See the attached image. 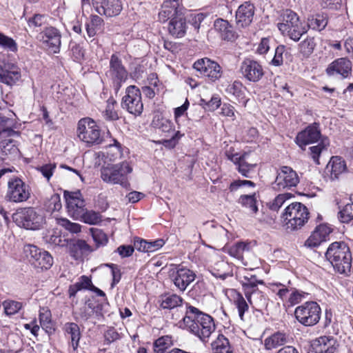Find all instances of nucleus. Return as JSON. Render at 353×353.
I'll return each mask as SVG.
<instances>
[{
    "label": "nucleus",
    "instance_id": "nucleus-1",
    "mask_svg": "<svg viewBox=\"0 0 353 353\" xmlns=\"http://www.w3.org/2000/svg\"><path fill=\"white\" fill-rule=\"evenodd\" d=\"M179 323L181 327L187 330L203 342L208 341L216 329L211 316L192 305L187 306L185 316Z\"/></svg>",
    "mask_w": 353,
    "mask_h": 353
},
{
    "label": "nucleus",
    "instance_id": "nucleus-2",
    "mask_svg": "<svg viewBox=\"0 0 353 353\" xmlns=\"http://www.w3.org/2000/svg\"><path fill=\"white\" fill-rule=\"evenodd\" d=\"M325 257L340 274L350 272L352 263V254L347 245L343 242H334L330 245Z\"/></svg>",
    "mask_w": 353,
    "mask_h": 353
},
{
    "label": "nucleus",
    "instance_id": "nucleus-3",
    "mask_svg": "<svg viewBox=\"0 0 353 353\" xmlns=\"http://www.w3.org/2000/svg\"><path fill=\"white\" fill-rule=\"evenodd\" d=\"M132 172V168L128 162L123 161L119 163L103 167L101 170L102 180L110 184H119L123 188L130 186L128 174Z\"/></svg>",
    "mask_w": 353,
    "mask_h": 353
},
{
    "label": "nucleus",
    "instance_id": "nucleus-4",
    "mask_svg": "<svg viewBox=\"0 0 353 353\" xmlns=\"http://www.w3.org/2000/svg\"><path fill=\"white\" fill-rule=\"evenodd\" d=\"M282 22L277 24L282 34L288 36L294 41H298L306 33L307 28L300 21L296 12L286 10L282 14Z\"/></svg>",
    "mask_w": 353,
    "mask_h": 353
},
{
    "label": "nucleus",
    "instance_id": "nucleus-5",
    "mask_svg": "<svg viewBox=\"0 0 353 353\" xmlns=\"http://www.w3.org/2000/svg\"><path fill=\"white\" fill-rule=\"evenodd\" d=\"M308 209L301 203L295 202L290 204L281 215L283 221L288 228L298 230L305 225L309 219Z\"/></svg>",
    "mask_w": 353,
    "mask_h": 353
},
{
    "label": "nucleus",
    "instance_id": "nucleus-6",
    "mask_svg": "<svg viewBox=\"0 0 353 353\" xmlns=\"http://www.w3.org/2000/svg\"><path fill=\"white\" fill-rule=\"evenodd\" d=\"M23 253L30 265L38 270H49L53 265L54 261L52 255L48 251L34 245H26L23 248Z\"/></svg>",
    "mask_w": 353,
    "mask_h": 353
},
{
    "label": "nucleus",
    "instance_id": "nucleus-7",
    "mask_svg": "<svg viewBox=\"0 0 353 353\" xmlns=\"http://www.w3.org/2000/svg\"><path fill=\"white\" fill-rule=\"evenodd\" d=\"M321 308L314 301H307L296 307L294 316L301 324L305 326H313L317 324L321 319Z\"/></svg>",
    "mask_w": 353,
    "mask_h": 353
},
{
    "label": "nucleus",
    "instance_id": "nucleus-8",
    "mask_svg": "<svg viewBox=\"0 0 353 353\" xmlns=\"http://www.w3.org/2000/svg\"><path fill=\"white\" fill-rule=\"evenodd\" d=\"M77 133L80 140L89 145L99 144L102 141L99 126L90 118H84L79 121Z\"/></svg>",
    "mask_w": 353,
    "mask_h": 353
},
{
    "label": "nucleus",
    "instance_id": "nucleus-9",
    "mask_svg": "<svg viewBox=\"0 0 353 353\" xmlns=\"http://www.w3.org/2000/svg\"><path fill=\"white\" fill-rule=\"evenodd\" d=\"M30 197V190L20 178L14 177L8 182V190L5 196L6 201L14 203L26 201Z\"/></svg>",
    "mask_w": 353,
    "mask_h": 353
},
{
    "label": "nucleus",
    "instance_id": "nucleus-10",
    "mask_svg": "<svg viewBox=\"0 0 353 353\" xmlns=\"http://www.w3.org/2000/svg\"><path fill=\"white\" fill-rule=\"evenodd\" d=\"M121 107L129 113L140 115L143 110L141 99V92L135 85H130L126 88L125 94L122 98Z\"/></svg>",
    "mask_w": 353,
    "mask_h": 353
},
{
    "label": "nucleus",
    "instance_id": "nucleus-11",
    "mask_svg": "<svg viewBox=\"0 0 353 353\" xmlns=\"http://www.w3.org/2000/svg\"><path fill=\"white\" fill-rule=\"evenodd\" d=\"M19 225L28 230H38L44 223V216L32 208L21 210L15 214Z\"/></svg>",
    "mask_w": 353,
    "mask_h": 353
},
{
    "label": "nucleus",
    "instance_id": "nucleus-12",
    "mask_svg": "<svg viewBox=\"0 0 353 353\" xmlns=\"http://www.w3.org/2000/svg\"><path fill=\"white\" fill-rule=\"evenodd\" d=\"M299 178L296 171L289 166H282L278 171L272 187L276 190L296 187Z\"/></svg>",
    "mask_w": 353,
    "mask_h": 353
},
{
    "label": "nucleus",
    "instance_id": "nucleus-13",
    "mask_svg": "<svg viewBox=\"0 0 353 353\" xmlns=\"http://www.w3.org/2000/svg\"><path fill=\"white\" fill-rule=\"evenodd\" d=\"M69 214L74 219H80L85 208V201L79 191L64 192Z\"/></svg>",
    "mask_w": 353,
    "mask_h": 353
},
{
    "label": "nucleus",
    "instance_id": "nucleus-14",
    "mask_svg": "<svg viewBox=\"0 0 353 353\" xmlns=\"http://www.w3.org/2000/svg\"><path fill=\"white\" fill-rule=\"evenodd\" d=\"M92 5L96 12L106 17H117L123 10L121 0H92Z\"/></svg>",
    "mask_w": 353,
    "mask_h": 353
},
{
    "label": "nucleus",
    "instance_id": "nucleus-15",
    "mask_svg": "<svg viewBox=\"0 0 353 353\" xmlns=\"http://www.w3.org/2000/svg\"><path fill=\"white\" fill-rule=\"evenodd\" d=\"M184 16V8L180 0L165 1L159 13V20L165 22L168 19H177Z\"/></svg>",
    "mask_w": 353,
    "mask_h": 353
},
{
    "label": "nucleus",
    "instance_id": "nucleus-16",
    "mask_svg": "<svg viewBox=\"0 0 353 353\" xmlns=\"http://www.w3.org/2000/svg\"><path fill=\"white\" fill-rule=\"evenodd\" d=\"M172 280L174 285L181 292H184L188 286L194 281L196 275L190 269L177 268L172 274Z\"/></svg>",
    "mask_w": 353,
    "mask_h": 353
},
{
    "label": "nucleus",
    "instance_id": "nucleus-17",
    "mask_svg": "<svg viewBox=\"0 0 353 353\" xmlns=\"http://www.w3.org/2000/svg\"><path fill=\"white\" fill-rule=\"evenodd\" d=\"M321 138V132L318 123H314L307 126L304 130L298 133L296 137V143L303 148L308 144L319 141Z\"/></svg>",
    "mask_w": 353,
    "mask_h": 353
},
{
    "label": "nucleus",
    "instance_id": "nucleus-18",
    "mask_svg": "<svg viewBox=\"0 0 353 353\" xmlns=\"http://www.w3.org/2000/svg\"><path fill=\"white\" fill-rule=\"evenodd\" d=\"M255 7L250 1L240 5L236 11V23L239 27L245 28L252 21Z\"/></svg>",
    "mask_w": 353,
    "mask_h": 353
},
{
    "label": "nucleus",
    "instance_id": "nucleus-19",
    "mask_svg": "<svg viewBox=\"0 0 353 353\" xmlns=\"http://www.w3.org/2000/svg\"><path fill=\"white\" fill-rule=\"evenodd\" d=\"M336 340L333 337L323 336L314 341L311 345L309 353H336Z\"/></svg>",
    "mask_w": 353,
    "mask_h": 353
},
{
    "label": "nucleus",
    "instance_id": "nucleus-20",
    "mask_svg": "<svg viewBox=\"0 0 353 353\" xmlns=\"http://www.w3.org/2000/svg\"><path fill=\"white\" fill-rule=\"evenodd\" d=\"M331 232L332 230L327 225H319L305 241L304 245L309 248L318 247L322 242L327 241Z\"/></svg>",
    "mask_w": 353,
    "mask_h": 353
},
{
    "label": "nucleus",
    "instance_id": "nucleus-21",
    "mask_svg": "<svg viewBox=\"0 0 353 353\" xmlns=\"http://www.w3.org/2000/svg\"><path fill=\"white\" fill-rule=\"evenodd\" d=\"M67 247L70 256L76 260L81 259L84 255L93 251L85 241L81 239H70Z\"/></svg>",
    "mask_w": 353,
    "mask_h": 353
},
{
    "label": "nucleus",
    "instance_id": "nucleus-22",
    "mask_svg": "<svg viewBox=\"0 0 353 353\" xmlns=\"http://www.w3.org/2000/svg\"><path fill=\"white\" fill-rule=\"evenodd\" d=\"M42 34V39L46 43L54 52L59 50L61 46V34L59 31L54 27H48L45 28Z\"/></svg>",
    "mask_w": 353,
    "mask_h": 353
},
{
    "label": "nucleus",
    "instance_id": "nucleus-23",
    "mask_svg": "<svg viewBox=\"0 0 353 353\" xmlns=\"http://www.w3.org/2000/svg\"><path fill=\"white\" fill-rule=\"evenodd\" d=\"M215 30L220 34L221 38L227 41H233L236 38V33L233 30L232 26L230 25L228 21L218 19L214 23Z\"/></svg>",
    "mask_w": 353,
    "mask_h": 353
},
{
    "label": "nucleus",
    "instance_id": "nucleus-24",
    "mask_svg": "<svg viewBox=\"0 0 353 353\" xmlns=\"http://www.w3.org/2000/svg\"><path fill=\"white\" fill-rule=\"evenodd\" d=\"M249 304L257 310L266 307L268 299L263 292L259 289L250 292L249 294H245Z\"/></svg>",
    "mask_w": 353,
    "mask_h": 353
},
{
    "label": "nucleus",
    "instance_id": "nucleus-25",
    "mask_svg": "<svg viewBox=\"0 0 353 353\" xmlns=\"http://www.w3.org/2000/svg\"><path fill=\"white\" fill-rule=\"evenodd\" d=\"M187 30V24L185 17L172 19L168 24L169 33L174 37L181 38L185 36Z\"/></svg>",
    "mask_w": 353,
    "mask_h": 353
},
{
    "label": "nucleus",
    "instance_id": "nucleus-26",
    "mask_svg": "<svg viewBox=\"0 0 353 353\" xmlns=\"http://www.w3.org/2000/svg\"><path fill=\"white\" fill-rule=\"evenodd\" d=\"M327 170L330 172L332 179H337L346 170L345 161L340 157H332L327 165Z\"/></svg>",
    "mask_w": 353,
    "mask_h": 353
},
{
    "label": "nucleus",
    "instance_id": "nucleus-27",
    "mask_svg": "<svg viewBox=\"0 0 353 353\" xmlns=\"http://www.w3.org/2000/svg\"><path fill=\"white\" fill-rule=\"evenodd\" d=\"M288 342L287 335L281 332H276L266 338L264 341V346L266 350H272L283 345Z\"/></svg>",
    "mask_w": 353,
    "mask_h": 353
},
{
    "label": "nucleus",
    "instance_id": "nucleus-28",
    "mask_svg": "<svg viewBox=\"0 0 353 353\" xmlns=\"http://www.w3.org/2000/svg\"><path fill=\"white\" fill-rule=\"evenodd\" d=\"M16 128V121L14 119L10 118L0 113V136H12L17 134L14 131Z\"/></svg>",
    "mask_w": 353,
    "mask_h": 353
},
{
    "label": "nucleus",
    "instance_id": "nucleus-29",
    "mask_svg": "<svg viewBox=\"0 0 353 353\" xmlns=\"http://www.w3.org/2000/svg\"><path fill=\"white\" fill-rule=\"evenodd\" d=\"M244 294H249L250 292L258 288V284L264 285L263 280H259L256 275L250 274L244 276L241 280Z\"/></svg>",
    "mask_w": 353,
    "mask_h": 353
},
{
    "label": "nucleus",
    "instance_id": "nucleus-30",
    "mask_svg": "<svg viewBox=\"0 0 353 353\" xmlns=\"http://www.w3.org/2000/svg\"><path fill=\"white\" fill-rule=\"evenodd\" d=\"M14 68H0V82L7 85L14 83L21 77V74Z\"/></svg>",
    "mask_w": 353,
    "mask_h": 353
},
{
    "label": "nucleus",
    "instance_id": "nucleus-31",
    "mask_svg": "<svg viewBox=\"0 0 353 353\" xmlns=\"http://www.w3.org/2000/svg\"><path fill=\"white\" fill-rule=\"evenodd\" d=\"M238 202L242 207L245 208L250 214H254L258 211V207L256 205L257 201L255 194L251 195H241L239 197Z\"/></svg>",
    "mask_w": 353,
    "mask_h": 353
},
{
    "label": "nucleus",
    "instance_id": "nucleus-32",
    "mask_svg": "<svg viewBox=\"0 0 353 353\" xmlns=\"http://www.w3.org/2000/svg\"><path fill=\"white\" fill-rule=\"evenodd\" d=\"M64 329L65 332L70 336L71 343L74 350H77L81 338L79 325L75 323H67L65 325Z\"/></svg>",
    "mask_w": 353,
    "mask_h": 353
},
{
    "label": "nucleus",
    "instance_id": "nucleus-33",
    "mask_svg": "<svg viewBox=\"0 0 353 353\" xmlns=\"http://www.w3.org/2000/svg\"><path fill=\"white\" fill-rule=\"evenodd\" d=\"M91 279L87 276H81L77 282L74 284L70 285L68 293L70 297L74 296L77 292L81 290H89L92 285Z\"/></svg>",
    "mask_w": 353,
    "mask_h": 353
},
{
    "label": "nucleus",
    "instance_id": "nucleus-34",
    "mask_svg": "<svg viewBox=\"0 0 353 353\" xmlns=\"http://www.w3.org/2000/svg\"><path fill=\"white\" fill-rule=\"evenodd\" d=\"M115 90H118L121 83L128 78V72L125 68H111L110 70Z\"/></svg>",
    "mask_w": 353,
    "mask_h": 353
},
{
    "label": "nucleus",
    "instance_id": "nucleus-35",
    "mask_svg": "<svg viewBox=\"0 0 353 353\" xmlns=\"http://www.w3.org/2000/svg\"><path fill=\"white\" fill-rule=\"evenodd\" d=\"M90 18V21L85 24V28L88 35L92 37L97 34V31L101 28L104 21L97 14H91Z\"/></svg>",
    "mask_w": 353,
    "mask_h": 353
},
{
    "label": "nucleus",
    "instance_id": "nucleus-36",
    "mask_svg": "<svg viewBox=\"0 0 353 353\" xmlns=\"http://www.w3.org/2000/svg\"><path fill=\"white\" fill-rule=\"evenodd\" d=\"M327 24V16L324 14H316L308 18L307 28L312 30L321 31Z\"/></svg>",
    "mask_w": 353,
    "mask_h": 353
},
{
    "label": "nucleus",
    "instance_id": "nucleus-37",
    "mask_svg": "<svg viewBox=\"0 0 353 353\" xmlns=\"http://www.w3.org/2000/svg\"><path fill=\"white\" fill-rule=\"evenodd\" d=\"M248 154L245 153L241 155L239 161L235 164L237 166V170L243 176L250 177V173L256 166V163H249L247 161Z\"/></svg>",
    "mask_w": 353,
    "mask_h": 353
},
{
    "label": "nucleus",
    "instance_id": "nucleus-38",
    "mask_svg": "<svg viewBox=\"0 0 353 353\" xmlns=\"http://www.w3.org/2000/svg\"><path fill=\"white\" fill-rule=\"evenodd\" d=\"M19 150L12 139H4L0 141V152L6 156H16Z\"/></svg>",
    "mask_w": 353,
    "mask_h": 353
},
{
    "label": "nucleus",
    "instance_id": "nucleus-39",
    "mask_svg": "<svg viewBox=\"0 0 353 353\" xmlns=\"http://www.w3.org/2000/svg\"><path fill=\"white\" fill-rule=\"evenodd\" d=\"M183 299L175 294H167L161 297V306L163 309H173L181 305Z\"/></svg>",
    "mask_w": 353,
    "mask_h": 353
},
{
    "label": "nucleus",
    "instance_id": "nucleus-40",
    "mask_svg": "<svg viewBox=\"0 0 353 353\" xmlns=\"http://www.w3.org/2000/svg\"><path fill=\"white\" fill-rule=\"evenodd\" d=\"M229 269L230 267L227 263L220 261L214 264L210 272L214 276L225 280L228 276H230L228 272Z\"/></svg>",
    "mask_w": 353,
    "mask_h": 353
},
{
    "label": "nucleus",
    "instance_id": "nucleus-41",
    "mask_svg": "<svg viewBox=\"0 0 353 353\" xmlns=\"http://www.w3.org/2000/svg\"><path fill=\"white\" fill-rule=\"evenodd\" d=\"M39 321L41 327L48 333L54 331L53 325L51 320V312L48 310H44L39 312Z\"/></svg>",
    "mask_w": 353,
    "mask_h": 353
},
{
    "label": "nucleus",
    "instance_id": "nucleus-42",
    "mask_svg": "<svg viewBox=\"0 0 353 353\" xmlns=\"http://www.w3.org/2000/svg\"><path fill=\"white\" fill-rule=\"evenodd\" d=\"M330 143L327 138L321 139V143L317 145L310 148V156L316 164H320L319 157L323 150H326Z\"/></svg>",
    "mask_w": 353,
    "mask_h": 353
},
{
    "label": "nucleus",
    "instance_id": "nucleus-43",
    "mask_svg": "<svg viewBox=\"0 0 353 353\" xmlns=\"http://www.w3.org/2000/svg\"><path fill=\"white\" fill-rule=\"evenodd\" d=\"M248 250L249 245L248 243L238 242L229 248L228 254L239 260H243L244 252Z\"/></svg>",
    "mask_w": 353,
    "mask_h": 353
},
{
    "label": "nucleus",
    "instance_id": "nucleus-44",
    "mask_svg": "<svg viewBox=\"0 0 353 353\" xmlns=\"http://www.w3.org/2000/svg\"><path fill=\"white\" fill-rule=\"evenodd\" d=\"M242 74L250 81H258L263 75L262 68H241Z\"/></svg>",
    "mask_w": 353,
    "mask_h": 353
},
{
    "label": "nucleus",
    "instance_id": "nucleus-45",
    "mask_svg": "<svg viewBox=\"0 0 353 353\" xmlns=\"http://www.w3.org/2000/svg\"><path fill=\"white\" fill-rule=\"evenodd\" d=\"M234 305L236 307L241 320L244 321V314L248 310L249 305L243 295L239 292L234 298Z\"/></svg>",
    "mask_w": 353,
    "mask_h": 353
},
{
    "label": "nucleus",
    "instance_id": "nucleus-46",
    "mask_svg": "<svg viewBox=\"0 0 353 353\" xmlns=\"http://www.w3.org/2000/svg\"><path fill=\"white\" fill-rule=\"evenodd\" d=\"M172 345V337L163 336L157 339L154 343V351L156 353H165L166 349Z\"/></svg>",
    "mask_w": 353,
    "mask_h": 353
},
{
    "label": "nucleus",
    "instance_id": "nucleus-47",
    "mask_svg": "<svg viewBox=\"0 0 353 353\" xmlns=\"http://www.w3.org/2000/svg\"><path fill=\"white\" fill-rule=\"evenodd\" d=\"M0 48L10 52L17 51L18 46L16 41L11 37L0 32Z\"/></svg>",
    "mask_w": 353,
    "mask_h": 353
},
{
    "label": "nucleus",
    "instance_id": "nucleus-48",
    "mask_svg": "<svg viewBox=\"0 0 353 353\" xmlns=\"http://www.w3.org/2000/svg\"><path fill=\"white\" fill-rule=\"evenodd\" d=\"M83 214L82 216L77 220H81L90 225H96L101 221V216L100 214L93 210H88L85 209Z\"/></svg>",
    "mask_w": 353,
    "mask_h": 353
},
{
    "label": "nucleus",
    "instance_id": "nucleus-49",
    "mask_svg": "<svg viewBox=\"0 0 353 353\" xmlns=\"http://www.w3.org/2000/svg\"><path fill=\"white\" fill-rule=\"evenodd\" d=\"M44 205L48 212L59 211L62 208L60 195L57 193L53 194L45 201Z\"/></svg>",
    "mask_w": 353,
    "mask_h": 353
},
{
    "label": "nucleus",
    "instance_id": "nucleus-50",
    "mask_svg": "<svg viewBox=\"0 0 353 353\" xmlns=\"http://www.w3.org/2000/svg\"><path fill=\"white\" fill-rule=\"evenodd\" d=\"M352 72V68H327L326 73L328 76H334L338 79L348 77Z\"/></svg>",
    "mask_w": 353,
    "mask_h": 353
},
{
    "label": "nucleus",
    "instance_id": "nucleus-51",
    "mask_svg": "<svg viewBox=\"0 0 353 353\" xmlns=\"http://www.w3.org/2000/svg\"><path fill=\"white\" fill-rule=\"evenodd\" d=\"M4 312L6 315L10 316L17 313L22 307V303L13 300H6L2 303Z\"/></svg>",
    "mask_w": 353,
    "mask_h": 353
},
{
    "label": "nucleus",
    "instance_id": "nucleus-52",
    "mask_svg": "<svg viewBox=\"0 0 353 353\" xmlns=\"http://www.w3.org/2000/svg\"><path fill=\"white\" fill-rule=\"evenodd\" d=\"M152 123L155 128H159L163 132H168L171 134L175 132L172 130V123L165 118H159V117H157V118H155L153 120Z\"/></svg>",
    "mask_w": 353,
    "mask_h": 353
},
{
    "label": "nucleus",
    "instance_id": "nucleus-53",
    "mask_svg": "<svg viewBox=\"0 0 353 353\" xmlns=\"http://www.w3.org/2000/svg\"><path fill=\"white\" fill-rule=\"evenodd\" d=\"M115 104L116 101L112 98L108 100L105 110L103 112V116L107 120L115 121L119 119V115L114 110Z\"/></svg>",
    "mask_w": 353,
    "mask_h": 353
},
{
    "label": "nucleus",
    "instance_id": "nucleus-54",
    "mask_svg": "<svg viewBox=\"0 0 353 353\" xmlns=\"http://www.w3.org/2000/svg\"><path fill=\"white\" fill-rule=\"evenodd\" d=\"M197 72H199L201 74L208 77L210 80L215 81L219 79L222 72L221 71V68H196Z\"/></svg>",
    "mask_w": 353,
    "mask_h": 353
},
{
    "label": "nucleus",
    "instance_id": "nucleus-55",
    "mask_svg": "<svg viewBox=\"0 0 353 353\" xmlns=\"http://www.w3.org/2000/svg\"><path fill=\"white\" fill-rule=\"evenodd\" d=\"M339 218L342 223H348L353 221V203L346 204L339 211Z\"/></svg>",
    "mask_w": 353,
    "mask_h": 353
},
{
    "label": "nucleus",
    "instance_id": "nucleus-56",
    "mask_svg": "<svg viewBox=\"0 0 353 353\" xmlns=\"http://www.w3.org/2000/svg\"><path fill=\"white\" fill-rule=\"evenodd\" d=\"M316 43L313 37H307L299 44L300 52L308 57L313 52Z\"/></svg>",
    "mask_w": 353,
    "mask_h": 353
},
{
    "label": "nucleus",
    "instance_id": "nucleus-57",
    "mask_svg": "<svg viewBox=\"0 0 353 353\" xmlns=\"http://www.w3.org/2000/svg\"><path fill=\"white\" fill-rule=\"evenodd\" d=\"M244 87L242 83L239 81H234L233 84L230 85L226 91L228 93L232 94L236 99H243L244 98Z\"/></svg>",
    "mask_w": 353,
    "mask_h": 353
},
{
    "label": "nucleus",
    "instance_id": "nucleus-58",
    "mask_svg": "<svg viewBox=\"0 0 353 353\" xmlns=\"http://www.w3.org/2000/svg\"><path fill=\"white\" fill-rule=\"evenodd\" d=\"M90 232L92 234V239L96 243L97 248L101 245H105L108 243L107 235L100 229L91 228Z\"/></svg>",
    "mask_w": 353,
    "mask_h": 353
},
{
    "label": "nucleus",
    "instance_id": "nucleus-59",
    "mask_svg": "<svg viewBox=\"0 0 353 353\" xmlns=\"http://www.w3.org/2000/svg\"><path fill=\"white\" fill-rule=\"evenodd\" d=\"M284 56L285 57L288 56V52H285V46H279L275 50V54L272 59V63L276 66L288 64L287 62H284Z\"/></svg>",
    "mask_w": 353,
    "mask_h": 353
},
{
    "label": "nucleus",
    "instance_id": "nucleus-60",
    "mask_svg": "<svg viewBox=\"0 0 353 353\" xmlns=\"http://www.w3.org/2000/svg\"><path fill=\"white\" fill-rule=\"evenodd\" d=\"M200 102V104L208 111H214L221 105V99L217 95L212 96L210 101L201 99Z\"/></svg>",
    "mask_w": 353,
    "mask_h": 353
},
{
    "label": "nucleus",
    "instance_id": "nucleus-61",
    "mask_svg": "<svg viewBox=\"0 0 353 353\" xmlns=\"http://www.w3.org/2000/svg\"><path fill=\"white\" fill-rule=\"evenodd\" d=\"M69 241L70 239H65L64 236H62L59 232L56 231L53 232L48 239L49 243L59 247H67Z\"/></svg>",
    "mask_w": 353,
    "mask_h": 353
},
{
    "label": "nucleus",
    "instance_id": "nucleus-62",
    "mask_svg": "<svg viewBox=\"0 0 353 353\" xmlns=\"http://www.w3.org/2000/svg\"><path fill=\"white\" fill-rule=\"evenodd\" d=\"M114 141L115 144H110L108 146V150L107 152L108 157L109 158L110 161H116L122 157V152L120 144L116 140H114Z\"/></svg>",
    "mask_w": 353,
    "mask_h": 353
},
{
    "label": "nucleus",
    "instance_id": "nucleus-63",
    "mask_svg": "<svg viewBox=\"0 0 353 353\" xmlns=\"http://www.w3.org/2000/svg\"><path fill=\"white\" fill-rule=\"evenodd\" d=\"M291 194L288 193L279 194L272 202L269 203L270 210L277 211L290 198Z\"/></svg>",
    "mask_w": 353,
    "mask_h": 353
},
{
    "label": "nucleus",
    "instance_id": "nucleus-64",
    "mask_svg": "<svg viewBox=\"0 0 353 353\" xmlns=\"http://www.w3.org/2000/svg\"><path fill=\"white\" fill-rule=\"evenodd\" d=\"M212 350L227 349L232 347L229 340L222 334L218 335L215 341L212 343Z\"/></svg>",
    "mask_w": 353,
    "mask_h": 353
}]
</instances>
